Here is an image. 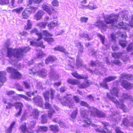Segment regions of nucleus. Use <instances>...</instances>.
I'll return each instance as SVG.
<instances>
[{
  "mask_svg": "<svg viewBox=\"0 0 133 133\" xmlns=\"http://www.w3.org/2000/svg\"><path fill=\"white\" fill-rule=\"evenodd\" d=\"M11 77L14 79H20L22 77V75L20 74L16 70L12 73L11 75Z\"/></svg>",
  "mask_w": 133,
  "mask_h": 133,
  "instance_id": "obj_16",
  "label": "nucleus"
},
{
  "mask_svg": "<svg viewBox=\"0 0 133 133\" xmlns=\"http://www.w3.org/2000/svg\"><path fill=\"white\" fill-rule=\"evenodd\" d=\"M42 8L43 10L45 11L49 15H51L52 13L55 11L53 9H50L49 6L45 4H43L42 5Z\"/></svg>",
  "mask_w": 133,
  "mask_h": 133,
  "instance_id": "obj_15",
  "label": "nucleus"
},
{
  "mask_svg": "<svg viewBox=\"0 0 133 133\" xmlns=\"http://www.w3.org/2000/svg\"><path fill=\"white\" fill-rule=\"evenodd\" d=\"M78 109H76L74 111L71 115V117L73 119H75L76 118L77 114Z\"/></svg>",
  "mask_w": 133,
  "mask_h": 133,
  "instance_id": "obj_39",
  "label": "nucleus"
},
{
  "mask_svg": "<svg viewBox=\"0 0 133 133\" xmlns=\"http://www.w3.org/2000/svg\"><path fill=\"white\" fill-rule=\"evenodd\" d=\"M31 34L35 33L36 35L38 36V38L37 41H39L42 38V36L40 32H39L36 28H34L32 29L30 31Z\"/></svg>",
  "mask_w": 133,
  "mask_h": 133,
  "instance_id": "obj_19",
  "label": "nucleus"
},
{
  "mask_svg": "<svg viewBox=\"0 0 133 133\" xmlns=\"http://www.w3.org/2000/svg\"><path fill=\"white\" fill-rule=\"evenodd\" d=\"M133 50V47L132 43L130 44L127 48V50L128 51H132Z\"/></svg>",
  "mask_w": 133,
  "mask_h": 133,
  "instance_id": "obj_63",
  "label": "nucleus"
},
{
  "mask_svg": "<svg viewBox=\"0 0 133 133\" xmlns=\"http://www.w3.org/2000/svg\"><path fill=\"white\" fill-rule=\"evenodd\" d=\"M43 0H29V3L30 5H31L32 3V2L37 3H39L41 2Z\"/></svg>",
  "mask_w": 133,
  "mask_h": 133,
  "instance_id": "obj_55",
  "label": "nucleus"
},
{
  "mask_svg": "<svg viewBox=\"0 0 133 133\" xmlns=\"http://www.w3.org/2000/svg\"><path fill=\"white\" fill-rule=\"evenodd\" d=\"M116 77L115 76H109L104 78L103 80V83H100V86L102 87L105 88L106 89H108V86L106 83L113 81L116 79Z\"/></svg>",
  "mask_w": 133,
  "mask_h": 133,
  "instance_id": "obj_7",
  "label": "nucleus"
},
{
  "mask_svg": "<svg viewBox=\"0 0 133 133\" xmlns=\"http://www.w3.org/2000/svg\"><path fill=\"white\" fill-rule=\"evenodd\" d=\"M107 96L110 100L113 102L115 105L117 107L122 109L123 111L125 112L128 111V110L127 107L123 104L124 102V99H130L131 100L132 97L128 94L127 93H123L121 95L119 96L121 97L120 98L122 99L123 101L121 102L119 101V102L114 97H111L109 93H107Z\"/></svg>",
  "mask_w": 133,
  "mask_h": 133,
  "instance_id": "obj_3",
  "label": "nucleus"
},
{
  "mask_svg": "<svg viewBox=\"0 0 133 133\" xmlns=\"http://www.w3.org/2000/svg\"><path fill=\"white\" fill-rule=\"evenodd\" d=\"M102 124L104 125V130H101L98 129H95V130L97 132L101 133H106L108 132V128L110 126L108 123L106 122H102Z\"/></svg>",
  "mask_w": 133,
  "mask_h": 133,
  "instance_id": "obj_12",
  "label": "nucleus"
},
{
  "mask_svg": "<svg viewBox=\"0 0 133 133\" xmlns=\"http://www.w3.org/2000/svg\"><path fill=\"white\" fill-rule=\"evenodd\" d=\"M129 123V121L126 118L123 119L122 122V125H123L124 126L127 127L128 126Z\"/></svg>",
  "mask_w": 133,
  "mask_h": 133,
  "instance_id": "obj_45",
  "label": "nucleus"
},
{
  "mask_svg": "<svg viewBox=\"0 0 133 133\" xmlns=\"http://www.w3.org/2000/svg\"><path fill=\"white\" fill-rule=\"evenodd\" d=\"M27 27H26V30L29 29H31V23L29 20H28L27 21Z\"/></svg>",
  "mask_w": 133,
  "mask_h": 133,
  "instance_id": "obj_62",
  "label": "nucleus"
},
{
  "mask_svg": "<svg viewBox=\"0 0 133 133\" xmlns=\"http://www.w3.org/2000/svg\"><path fill=\"white\" fill-rule=\"evenodd\" d=\"M123 53L120 52L119 53L114 52L112 54V57L115 58H119L123 55Z\"/></svg>",
  "mask_w": 133,
  "mask_h": 133,
  "instance_id": "obj_31",
  "label": "nucleus"
},
{
  "mask_svg": "<svg viewBox=\"0 0 133 133\" xmlns=\"http://www.w3.org/2000/svg\"><path fill=\"white\" fill-rule=\"evenodd\" d=\"M27 10L30 12V14L31 12H34L37 9V8L35 7H32L31 8H27L26 9Z\"/></svg>",
  "mask_w": 133,
  "mask_h": 133,
  "instance_id": "obj_42",
  "label": "nucleus"
},
{
  "mask_svg": "<svg viewBox=\"0 0 133 133\" xmlns=\"http://www.w3.org/2000/svg\"><path fill=\"white\" fill-rule=\"evenodd\" d=\"M81 37L86 38L88 40H90L92 39V37H89V36L87 34H83L80 35Z\"/></svg>",
  "mask_w": 133,
  "mask_h": 133,
  "instance_id": "obj_46",
  "label": "nucleus"
},
{
  "mask_svg": "<svg viewBox=\"0 0 133 133\" xmlns=\"http://www.w3.org/2000/svg\"><path fill=\"white\" fill-rule=\"evenodd\" d=\"M76 65L77 68L82 66H83L84 67H86V65H84L82 64V60H80L78 58H77V59Z\"/></svg>",
  "mask_w": 133,
  "mask_h": 133,
  "instance_id": "obj_29",
  "label": "nucleus"
},
{
  "mask_svg": "<svg viewBox=\"0 0 133 133\" xmlns=\"http://www.w3.org/2000/svg\"><path fill=\"white\" fill-rule=\"evenodd\" d=\"M47 71L45 69H42L37 70L36 73L37 75H40L42 77H45L46 75Z\"/></svg>",
  "mask_w": 133,
  "mask_h": 133,
  "instance_id": "obj_18",
  "label": "nucleus"
},
{
  "mask_svg": "<svg viewBox=\"0 0 133 133\" xmlns=\"http://www.w3.org/2000/svg\"><path fill=\"white\" fill-rule=\"evenodd\" d=\"M90 109V111L91 114L93 116H96L99 110L94 107H90L89 108Z\"/></svg>",
  "mask_w": 133,
  "mask_h": 133,
  "instance_id": "obj_20",
  "label": "nucleus"
},
{
  "mask_svg": "<svg viewBox=\"0 0 133 133\" xmlns=\"http://www.w3.org/2000/svg\"><path fill=\"white\" fill-rule=\"evenodd\" d=\"M44 55V54L42 51L41 50H39L38 51V52L37 56L38 58H40L43 57Z\"/></svg>",
  "mask_w": 133,
  "mask_h": 133,
  "instance_id": "obj_41",
  "label": "nucleus"
},
{
  "mask_svg": "<svg viewBox=\"0 0 133 133\" xmlns=\"http://www.w3.org/2000/svg\"><path fill=\"white\" fill-rule=\"evenodd\" d=\"M42 122L43 123H46L47 121V116L45 115H43L41 116Z\"/></svg>",
  "mask_w": 133,
  "mask_h": 133,
  "instance_id": "obj_44",
  "label": "nucleus"
},
{
  "mask_svg": "<svg viewBox=\"0 0 133 133\" xmlns=\"http://www.w3.org/2000/svg\"><path fill=\"white\" fill-rule=\"evenodd\" d=\"M57 22L54 21L51 22L48 25V26L49 29H52L57 24Z\"/></svg>",
  "mask_w": 133,
  "mask_h": 133,
  "instance_id": "obj_40",
  "label": "nucleus"
},
{
  "mask_svg": "<svg viewBox=\"0 0 133 133\" xmlns=\"http://www.w3.org/2000/svg\"><path fill=\"white\" fill-rule=\"evenodd\" d=\"M43 63H40L36 64L35 65V67L37 69V70H39L43 66Z\"/></svg>",
  "mask_w": 133,
  "mask_h": 133,
  "instance_id": "obj_54",
  "label": "nucleus"
},
{
  "mask_svg": "<svg viewBox=\"0 0 133 133\" xmlns=\"http://www.w3.org/2000/svg\"><path fill=\"white\" fill-rule=\"evenodd\" d=\"M97 7L95 5H94L93 6L90 5L87 6L82 5L81 7L82 9H88L90 10H92L97 8Z\"/></svg>",
  "mask_w": 133,
  "mask_h": 133,
  "instance_id": "obj_23",
  "label": "nucleus"
},
{
  "mask_svg": "<svg viewBox=\"0 0 133 133\" xmlns=\"http://www.w3.org/2000/svg\"><path fill=\"white\" fill-rule=\"evenodd\" d=\"M72 75L75 77L79 79H87L88 77L87 76H81L76 72L72 73Z\"/></svg>",
  "mask_w": 133,
  "mask_h": 133,
  "instance_id": "obj_24",
  "label": "nucleus"
},
{
  "mask_svg": "<svg viewBox=\"0 0 133 133\" xmlns=\"http://www.w3.org/2000/svg\"><path fill=\"white\" fill-rule=\"evenodd\" d=\"M106 115L105 113L99 110H98L97 115L96 116L100 117H104Z\"/></svg>",
  "mask_w": 133,
  "mask_h": 133,
  "instance_id": "obj_37",
  "label": "nucleus"
},
{
  "mask_svg": "<svg viewBox=\"0 0 133 133\" xmlns=\"http://www.w3.org/2000/svg\"><path fill=\"white\" fill-rule=\"evenodd\" d=\"M112 62L114 63L115 64L121 66L122 64L121 62L119 60L117 59H115L112 61Z\"/></svg>",
  "mask_w": 133,
  "mask_h": 133,
  "instance_id": "obj_56",
  "label": "nucleus"
},
{
  "mask_svg": "<svg viewBox=\"0 0 133 133\" xmlns=\"http://www.w3.org/2000/svg\"><path fill=\"white\" fill-rule=\"evenodd\" d=\"M127 43V42L125 40H121L119 41L120 45L123 47H124L126 46Z\"/></svg>",
  "mask_w": 133,
  "mask_h": 133,
  "instance_id": "obj_57",
  "label": "nucleus"
},
{
  "mask_svg": "<svg viewBox=\"0 0 133 133\" xmlns=\"http://www.w3.org/2000/svg\"><path fill=\"white\" fill-rule=\"evenodd\" d=\"M86 98L92 102H93L94 101V97L91 95H87Z\"/></svg>",
  "mask_w": 133,
  "mask_h": 133,
  "instance_id": "obj_60",
  "label": "nucleus"
},
{
  "mask_svg": "<svg viewBox=\"0 0 133 133\" xmlns=\"http://www.w3.org/2000/svg\"><path fill=\"white\" fill-rule=\"evenodd\" d=\"M30 15V12L26 9L22 12V16L23 19H27L29 17Z\"/></svg>",
  "mask_w": 133,
  "mask_h": 133,
  "instance_id": "obj_22",
  "label": "nucleus"
},
{
  "mask_svg": "<svg viewBox=\"0 0 133 133\" xmlns=\"http://www.w3.org/2000/svg\"><path fill=\"white\" fill-rule=\"evenodd\" d=\"M121 85L123 88L127 90H130L133 88V84L126 80H123Z\"/></svg>",
  "mask_w": 133,
  "mask_h": 133,
  "instance_id": "obj_10",
  "label": "nucleus"
},
{
  "mask_svg": "<svg viewBox=\"0 0 133 133\" xmlns=\"http://www.w3.org/2000/svg\"><path fill=\"white\" fill-rule=\"evenodd\" d=\"M80 112L82 117L85 119L83 120V121L86 123V124L83 125L84 127H87L91 123L90 120L88 118L89 112L88 111L82 109H81Z\"/></svg>",
  "mask_w": 133,
  "mask_h": 133,
  "instance_id": "obj_5",
  "label": "nucleus"
},
{
  "mask_svg": "<svg viewBox=\"0 0 133 133\" xmlns=\"http://www.w3.org/2000/svg\"><path fill=\"white\" fill-rule=\"evenodd\" d=\"M7 104L8 105L6 106V109H11V108L12 107L15 106L17 110H18V113H16L15 114V116L16 117H18L20 115L22 112V108L23 107V105L22 103L16 102L14 104H12L10 102H8Z\"/></svg>",
  "mask_w": 133,
  "mask_h": 133,
  "instance_id": "obj_4",
  "label": "nucleus"
},
{
  "mask_svg": "<svg viewBox=\"0 0 133 133\" xmlns=\"http://www.w3.org/2000/svg\"><path fill=\"white\" fill-rule=\"evenodd\" d=\"M48 128L46 126H41L39 127L38 131L45 132L47 131Z\"/></svg>",
  "mask_w": 133,
  "mask_h": 133,
  "instance_id": "obj_32",
  "label": "nucleus"
},
{
  "mask_svg": "<svg viewBox=\"0 0 133 133\" xmlns=\"http://www.w3.org/2000/svg\"><path fill=\"white\" fill-rule=\"evenodd\" d=\"M49 92L48 91L46 92L44 94V96L46 101L45 104V107L46 109H52L51 105L50 104L49 102Z\"/></svg>",
  "mask_w": 133,
  "mask_h": 133,
  "instance_id": "obj_9",
  "label": "nucleus"
},
{
  "mask_svg": "<svg viewBox=\"0 0 133 133\" xmlns=\"http://www.w3.org/2000/svg\"><path fill=\"white\" fill-rule=\"evenodd\" d=\"M49 76L50 78L54 81L57 79L58 78L57 75L56 74L54 70H52L50 72Z\"/></svg>",
  "mask_w": 133,
  "mask_h": 133,
  "instance_id": "obj_21",
  "label": "nucleus"
},
{
  "mask_svg": "<svg viewBox=\"0 0 133 133\" xmlns=\"http://www.w3.org/2000/svg\"><path fill=\"white\" fill-rule=\"evenodd\" d=\"M67 82L68 83L72 85L77 84L80 83V82L78 80L70 79H69L67 80Z\"/></svg>",
  "mask_w": 133,
  "mask_h": 133,
  "instance_id": "obj_28",
  "label": "nucleus"
},
{
  "mask_svg": "<svg viewBox=\"0 0 133 133\" xmlns=\"http://www.w3.org/2000/svg\"><path fill=\"white\" fill-rule=\"evenodd\" d=\"M37 94V91H34L32 92L30 91L29 92H27L26 93V94L28 97H30L31 95L35 96Z\"/></svg>",
  "mask_w": 133,
  "mask_h": 133,
  "instance_id": "obj_35",
  "label": "nucleus"
},
{
  "mask_svg": "<svg viewBox=\"0 0 133 133\" xmlns=\"http://www.w3.org/2000/svg\"><path fill=\"white\" fill-rule=\"evenodd\" d=\"M24 9L23 7H21L14 9L12 11L14 13H19Z\"/></svg>",
  "mask_w": 133,
  "mask_h": 133,
  "instance_id": "obj_38",
  "label": "nucleus"
},
{
  "mask_svg": "<svg viewBox=\"0 0 133 133\" xmlns=\"http://www.w3.org/2000/svg\"><path fill=\"white\" fill-rule=\"evenodd\" d=\"M15 122H12L10 124V127L6 129L5 131L6 133H11L12 131V128L15 125Z\"/></svg>",
  "mask_w": 133,
  "mask_h": 133,
  "instance_id": "obj_25",
  "label": "nucleus"
},
{
  "mask_svg": "<svg viewBox=\"0 0 133 133\" xmlns=\"http://www.w3.org/2000/svg\"><path fill=\"white\" fill-rule=\"evenodd\" d=\"M44 14V12L42 10L38 11L35 15V19L37 20H39L42 18Z\"/></svg>",
  "mask_w": 133,
  "mask_h": 133,
  "instance_id": "obj_17",
  "label": "nucleus"
},
{
  "mask_svg": "<svg viewBox=\"0 0 133 133\" xmlns=\"http://www.w3.org/2000/svg\"><path fill=\"white\" fill-rule=\"evenodd\" d=\"M47 23L46 22H41L37 23V25L39 26L41 28H44L46 25Z\"/></svg>",
  "mask_w": 133,
  "mask_h": 133,
  "instance_id": "obj_58",
  "label": "nucleus"
},
{
  "mask_svg": "<svg viewBox=\"0 0 133 133\" xmlns=\"http://www.w3.org/2000/svg\"><path fill=\"white\" fill-rule=\"evenodd\" d=\"M49 127L51 130L55 132H57L58 131V126L57 125H51L49 126Z\"/></svg>",
  "mask_w": 133,
  "mask_h": 133,
  "instance_id": "obj_36",
  "label": "nucleus"
},
{
  "mask_svg": "<svg viewBox=\"0 0 133 133\" xmlns=\"http://www.w3.org/2000/svg\"><path fill=\"white\" fill-rule=\"evenodd\" d=\"M80 104L82 106H86L88 107V108H90V106L89 105V104H88L86 102L84 101H81L80 103Z\"/></svg>",
  "mask_w": 133,
  "mask_h": 133,
  "instance_id": "obj_64",
  "label": "nucleus"
},
{
  "mask_svg": "<svg viewBox=\"0 0 133 133\" xmlns=\"http://www.w3.org/2000/svg\"><path fill=\"white\" fill-rule=\"evenodd\" d=\"M128 12L127 11H123L120 12L119 14H111L109 15H104L103 16L105 22L107 24H111L116 26V24L117 22L119 15L122 17L123 19L128 20L131 18V20L129 21V24H127L123 22L119 23L117 25V27L119 28L127 29L129 25L132 27L133 26V15L131 17L129 15Z\"/></svg>",
  "mask_w": 133,
  "mask_h": 133,
  "instance_id": "obj_1",
  "label": "nucleus"
},
{
  "mask_svg": "<svg viewBox=\"0 0 133 133\" xmlns=\"http://www.w3.org/2000/svg\"><path fill=\"white\" fill-rule=\"evenodd\" d=\"M18 97H21L23 98L24 99H25L26 100L28 101H31V99L28 98L25 95H24L22 94H19L18 95Z\"/></svg>",
  "mask_w": 133,
  "mask_h": 133,
  "instance_id": "obj_61",
  "label": "nucleus"
},
{
  "mask_svg": "<svg viewBox=\"0 0 133 133\" xmlns=\"http://www.w3.org/2000/svg\"><path fill=\"white\" fill-rule=\"evenodd\" d=\"M90 65L92 66H99V67H103V66L101 62H98L97 61L95 62L93 61H91Z\"/></svg>",
  "mask_w": 133,
  "mask_h": 133,
  "instance_id": "obj_26",
  "label": "nucleus"
},
{
  "mask_svg": "<svg viewBox=\"0 0 133 133\" xmlns=\"http://www.w3.org/2000/svg\"><path fill=\"white\" fill-rule=\"evenodd\" d=\"M117 35H118L119 36H120L124 38L126 37V34L125 32H122L118 31L117 32Z\"/></svg>",
  "mask_w": 133,
  "mask_h": 133,
  "instance_id": "obj_43",
  "label": "nucleus"
},
{
  "mask_svg": "<svg viewBox=\"0 0 133 133\" xmlns=\"http://www.w3.org/2000/svg\"><path fill=\"white\" fill-rule=\"evenodd\" d=\"M75 42L76 44V46H77L79 49L80 48V49H79V52L81 53L83 51V48L82 45L80 43L78 42L77 41H75Z\"/></svg>",
  "mask_w": 133,
  "mask_h": 133,
  "instance_id": "obj_33",
  "label": "nucleus"
},
{
  "mask_svg": "<svg viewBox=\"0 0 133 133\" xmlns=\"http://www.w3.org/2000/svg\"><path fill=\"white\" fill-rule=\"evenodd\" d=\"M45 41H47L50 44L54 41L53 39L51 38H49L46 37L44 38Z\"/></svg>",
  "mask_w": 133,
  "mask_h": 133,
  "instance_id": "obj_53",
  "label": "nucleus"
},
{
  "mask_svg": "<svg viewBox=\"0 0 133 133\" xmlns=\"http://www.w3.org/2000/svg\"><path fill=\"white\" fill-rule=\"evenodd\" d=\"M15 70V69L10 67H7L6 69L7 71L8 72L11 73V75L12 73H13Z\"/></svg>",
  "mask_w": 133,
  "mask_h": 133,
  "instance_id": "obj_52",
  "label": "nucleus"
},
{
  "mask_svg": "<svg viewBox=\"0 0 133 133\" xmlns=\"http://www.w3.org/2000/svg\"><path fill=\"white\" fill-rule=\"evenodd\" d=\"M10 45L9 42L6 41L4 44V46L7 49V56L12 61H14L16 58L18 60H20L23 56V53H26L30 49L29 47L23 48H19L14 49L9 48Z\"/></svg>",
  "mask_w": 133,
  "mask_h": 133,
  "instance_id": "obj_2",
  "label": "nucleus"
},
{
  "mask_svg": "<svg viewBox=\"0 0 133 133\" xmlns=\"http://www.w3.org/2000/svg\"><path fill=\"white\" fill-rule=\"evenodd\" d=\"M54 58L52 56H49L45 60V63L48 64L49 63L54 61Z\"/></svg>",
  "mask_w": 133,
  "mask_h": 133,
  "instance_id": "obj_34",
  "label": "nucleus"
},
{
  "mask_svg": "<svg viewBox=\"0 0 133 133\" xmlns=\"http://www.w3.org/2000/svg\"><path fill=\"white\" fill-rule=\"evenodd\" d=\"M119 91V89L117 87H113L110 90V93L112 95L116 96L119 99V101L123 102V100L121 98V97L118 95Z\"/></svg>",
  "mask_w": 133,
  "mask_h": 133,
  "instance_id": "obj_11",
  "label": "nucleus"
},
{
  "mask_svg": "<svg viewBox=\"0 0 133 133\" xmlns=\"http://www.w3.org/2000/svg\"><path fill=\"white\" fill-rule=\"evenodd\" d=\"M19 129L21 130V132L23 133H25L27 131V129L26 127L25 123L21 124L20 127Z\"/></svg>",
  "mask_w": 133,
  "mask_h": 133,
  "instance_id": "obj_27",
  "label": "nucleus"
},
{
  "mask_svg": "<svg viewBox=\"0 0 133 133\" xmlns=\"http://www.w3.org/2000/svg\"><path fill=\"white\" fill-rule=\"evenodd\" d=\"M37 71L35 70L34 68H32L31 69H30L29 70V72L31 74H33L34 75L36 74V73Z\"/></svg>",
  "mask_w": 133,
  "mask_h": 133,
  "instance_id": "obj_51",
  "label": "nucleus"
},
{
  "mask_svg": "<svg viewBox=\"0 0 133 133\" xmlns=\"http://www.w3.org/2000/svg\"><path fill=\"white\" fill-rule=\"evenodd\" d=\"M36 124V121H33L31 122L30 125L29 126V128L30 129H32L34 128Z\"/></svg>",
  "mask_w": 133,
  "mask_h": 133,
  "instance_id": "obj_59",
  "label": "nucleus"
},
{
  "mask_svg": "<svg viewBox=\"0 0 133 133\" xmlns=\"http://www.w3.org/2000/svg\"><path fill=\"white\" fill-rule=\"evenodd\" d=\"M90 84V83L88 81H86L85 83H82L79 85V87L80 88H84L89 87Z\"/></svg>",
  "mask_w": 133,
  "mask_h": 133,
  "instance_id": "obj_30",
  "label": "nucleus"
},
{
  "mask_svg": "<svg viewBox=\"0 0 133 133\" xmlns=\"http://www.w3.org/2000/svg\"><path fill=\"white\" fill-rule=\"evenodd\" d=\"M33 102L38 106L42 107L43 105L42 99L41 96H38L33 98Z\"/></svg>",
  "mask_w": 133,
  "mask_h": 133,
  "instance_id": "obj_8",
  "label": "nucleus"
},
{
  "mask_svg": "<svg viewBox=\"0 0 133 133\" xmlns=\"http://www.w3.org/2000/svg\"><path fill=\"white\" fill-rule=\"evenodd\" d=\"M95 25L99 28L101 29L102 31L103 30H106L107 27V25L104 24L103 21H101L97 22L95 23Z\"/></svg>",
  "mask_w": 133,
  "mask_h": 133,
  "instance_id": "obj_13",
  "label": "nucleus"
},
{
  "mask_svg": "<svg viewBox=\"0 0 133 133\" xmlns=\"http://www.w3.org/2000/svg\"><path fill=\"white\" fill-rule=\"evenodd\" d=\"M55 113V111L53 109H51L48 112V115L49 117L50 118L52 117V115L54 114Z\"/></svg>",
  "mask_w": 133,
  "mask_h": 133,
  "instance_id": "obj_49",
  "label": "nucleus"
},
{
  "mask_svg": "<svg viewBox=\"0 0 133 133\" xmlns=\"http://www.w3.org/2000/svg\"><path fill=\"white\" fill-rule=\"evenodd\" d=\"M40 112L37 109H34L30 113V115L35 119H38L39 115Z\"/></svg>",
  "mask_w": 133,
  "mask_h": 133,
  "instance_id": "obj_14",
  "label": "nucleus"
},
{
  "mask_svg": "<svg viewBox=\"0 0 133 133\" xmlns=\"http://www.w3.org/2000/svg\"><path fill=\"white\" fill-rule=\"evenodd\" d=\"M98 36L101 41L102 44H104L105 41V38L104 36L100 34H98Z\"/></svg>",
  "mask_w": 133,
  "mask_h": 133,
  "instance_id": "obj_48",
  "label": "nucleus"
},
{
  "mask_svg": "<svg viewBox=\"0 0 133 133\" xmlns=\"http://www.w3.org/2000/svg\"><path fill=\"white\" fill-rule=\"evenodd\" d=\"M15 87L17 90L19 91H23V89L22 87L20 86L18 83H16L15 84Z\"/></svg>",
  "mask_w": 133,
  "mask_h": 133,
  "instance_id": "obj_50",
  "label": "nucleus"
},
{
  "mask_svg": "<svg viewBox=\"0 0 133 133\" xmlns=\"http://www.w3.org/2000/svg\"><path fill=\"white\" fill-rule=\"evenodd\" d=\"M69 95V94H67L66 96H64V101H63L62 100H61V101L63 105H68L70 108H72L73 106V102H72L71 98L68 97Z\"/></svg>",
  "mask_w": 133,
  "mask_h": 133,
  "instance_id": "obj_6",
  "label": "nucleus"
},
{
  "mask_svg": "<svg viewBox=\"0 0 133 133\" xmlns=\"http://www.w3.org/2000/svg\"><path fill=\"white\" fill-rule=\"evenodd\" d=\"M9 3V0H0V5H3L8 4Z\"/></svg>",
  "mask_w": 133,
  "mask_h": 133,
  "instance_id": "obj_47",
  "label": "nucleus"
}]
</instances>
